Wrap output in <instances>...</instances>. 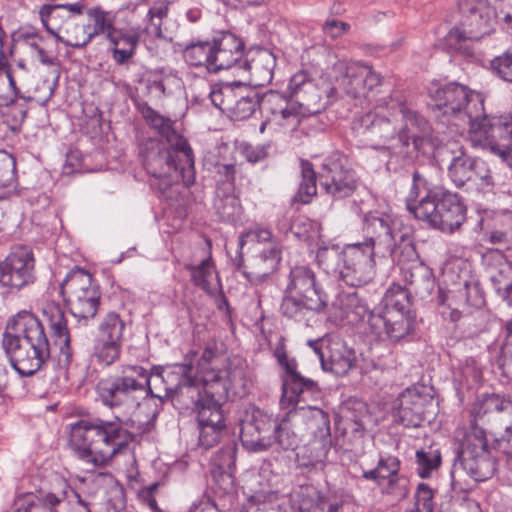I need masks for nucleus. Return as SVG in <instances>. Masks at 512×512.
Instances as JSON below:
<instances>
[{
	"label": "nucleus",
	"mask_w": 512,
	"mask_h": 512,
	"mask_svg": "<svg viewBox=\"0 0 512 512\" xmlns=\"http://www.w3.org/2000/svg\"><path fill=\"white\" fill-rule=\"evenodd\" d=\"M327 303V295L317 283L314 271L307 265L293 266L281 302V314L301 322L310 311L322 312Z\"/></svg>",
	"instance_id": "0eeeda50"
},
{
	"label": "nucleus",
	"mask_w": 512,
	"mask_h": 512,
	"mask_svg": "<svg viewBox=\"0 0 512 512\" xmlns=\"http://www.w3.org/2000/svg\"><path fill=\"white\" fill-rule=\"evenodd\" d=\"M37 507V497L33 493H22L15 497L7 512H31Z\"/></svg>",
	"instance_id": "774afa93"
},
{
	"label": "nucleus",
	"mask_w": 512,
	"mask_h": 512,
	"mask_svg": "<svg viewBox=\"0 0 512 512\" xmlns=\"http://www.w3.org/2000/svg\"><path fill=\"white\" fill-rule=\"evenodd\" d=\"M258 254L248 266L242 267V273L252 283L258 284L277 270L281 259V245L272 243L270 248H256ZM241 269V265L237 264Z\"/></svg>",
	"instance_id": "473e14b6"
},
{
	"label": "nucleus",
	"mask_w": 512,
	"mask_h": 512,
	"mask_svg": "<svg viewBox=\"0 0 512 512\" xmlns=\"http://www.w3.org/2000/svg\"><path fill=\"white\" fill-rule=\"evenodd\" d=\"M400 470V461L398 458L388 456L380 458L377 466L363 473V478L373 480L377 485L394 476Z\"/></svg>",
	"instance_id": "3c124183"
},
{
	"label": "nucleus",
	"mask_w": 512,
	"mask_h": 512,
	"mask_svg": "<svg viewBox=\"0 0 512 512\" xmlns=\"http://www.w3.org/2000/svg\"><path fill=\"white\" fill-rule=\"evenodd\" d=\"M71 314L80 322L93 319L99 309L101 293L92 275L82 269L73 270L61 286Z\"/></svg>",
	"instance_id": "ddd939ff"
},
{
	"label": "nucleus",
	"mask_w": 512,
	"mask_h": 512,
	"mask_svg": "<svg viewBox=\"0 0 512 512\" xmlns=\"http://www.w3.org/2000/svg\"><path fill=\"white\" fill-rule=\"evenodd\" d=\"M247 242H255L258 248H270L272 243L280 244L272 235L271 231L263 228H256L241 234L240 246L242 247Z\"/></svg>",
	"instance_id": "680f3d73"
},
{
	"label": "nucleus",
	"mask_w": 512,
	"mask_h": 512,
	"mask_svg": "<svg viewBox=\"0 0 512 512\" xmlns=\"http://www.w3.org/2000/svg\"><path fill=\"white\" fill-rule=\"evenodd\" d=\"M290 417L298 429L300 437L313 438L312 444L320 447V455L318 460L325 458L328 452L327 444L330 442V421L328 415L321 409L316 407H301L295 411L288 412Z\"/></svg>",
	"instance_id": "4be33fe9"
},
{
	"label": "nucleus",
	"mask_w": 512,
	"mask_h": 512,
	"mask_svg": "<svg viewBox=\"0 0 512 512\" xmlns=\"http://www.w3.org/2000/svg\"><path fill=\"white\" fill-rule=\"evenodd\" d=\"M275 67V55L267 49H261L251 60L245 59L242 68L250 72L257 85H264L272 80Z\"/></svg>",
	"instance_id": "ea45409f"
},
{
	"label": "nucleus",
	"mask_w": 512,
	"mask_h": 512,
	"mask_svg": "<svg viewBox=\"0 0 512 512\" xmlns=\"http://www.w3.org/2000/svg\"><path fill=\"white\" fill-rule=\"evenodd\" d=\"M383 494L402 500L409 494V479L399 472L378 485Z\"/></svg>",
	"instance_id": "4d7b16f0"
},
{
	"label": "nucleus",
	"mask_w": 512,
	"mask_h": 512,
	"mask_svg": "<svg viewBox=\"0 0 512 512\" xmlns=\"http://www.w3.org/2000/svg\"><path fill=\"white\" fill-rule=\"evenodd\" d=\"M84 5L80 2L67 5H44L40 18L47 31L66 46L82 48L88 44L85 23L79 25L77 17L82 14Z\"/></svg>",
	"instance_id": "f8f14e48"
},
{
	"label": "nucleus",
	"mask_w": 512,
	"mask_h": 512,
	"mask_svg": "<svg viewBox=\"0 0 512 512\" xmlns=\"http://www.w3.org/2000/svg\"><path fill=\"white\" fill-rule=\"evenodd\" d=\"M291 103L277 92H269L262 98L260 106L272 115V121L276 122L278 118L285 112Z\"/></svg>",
	"instance_id": "13d9d810"
},
{
	"label": "nucleus",
	"mask_w": 512,
	"mask_h": 512,
	"mask_svg": "<svg viewBox=\"0 0 512 512\" xmlns=\"http://www.w3.org/2000/svg\"><path fill=\"white\" fill-rule=\"evenodd\" d=\"M459 9V25L448 32L445 40L451 49L471 55L467 43L478 41L494 31L496 8L493 9L487 0H462Z\"/></svg>",
	"instance_id": "1a4fd4ad"
},
{
	"label": "nucleus",
	"mask_w": 512,
	"mask_h": 512,
	"mask_svg": "<svg viewBox=\"0 0 512 512\" xmlns=\"http://www.w3.org/2000/svg\"><path fill=\"white\" fill-rule=\"evenodd\" d=\"M121 421L80 420L70 431V444L78 456L93 466H104L131 440Z\"/></svg>",
	"instance_id": "f03ea898"
},
{
	"label": "nucleus",
	"mask_w": 512,
	"mask_h": 512,
	"mask_svg": "<svg viewBox=\"0 0 512 512\" xmlns=\"http://www.w3.org/2000/svg\"><path fill=\"white\" fill-rule=\"evenodd\" d=\"M247 366L238 357L226 358L215 345L208 344L198 360V374L205 383L211 385L209 395L223 404L229 393L244 396L247 392Z\"/></svg>",
	"instance_id": "423d86ee"
},
{
	"label": "nucleus",
	"mask_w": 512,
	"mask_h": 512,
	"mask_svg": "<svg viewBox=\"0 0 512 512\" xmlns=\"http://www.w3.org/2000/svg\"><path fill=\"white\" fill-rule=\"evenodd\" d=\"M275 421L258 408L245 412L241 420L240 440L249 452H264L271 449L272 431Z\"/></svg>",
	"instance_id": "a878e982"
},
{
	"label": "nucleus",
	"mask_w": 512,
	"mask_h": 512,
	"mask_svg": "<svg viewBox=\"0 0 512 512\" xmlns=\"http://www.w3.org/2000/svg\"><path fill=\"white\" fill-rule=\"evenodd\" d=\"M143 118L147 123L165 139V141L175 150L180 151L189 167L194 164L193 152L185 138L179 135L172 127V121L148 105H143L140 109Z\"/></svg>",
	"instance_id": "7c9ffc66"
},
{
	"label": "nucleus",
	"mask_w": 512,
	"mask_h": 512,
	"mask_svg": "<svg viewBox=\"0 0 512 512\" xmlns=\"http://www.w3.org/2000/svg\"><path fill=\"white\" fill-rule=\"evenodd\" d=\"M385 250L397 261L400 268L420 261L412 239L407 234H400L398 240L395 238L394 245Z\"/></svg>",
	"instance_id": "de8ad7c7"
},
{
	"label": "nucleus",
	"mask_w": 512,
	"mask_h": 512,
	"mask_svg": "<svg viewBox=\"0 0 512 512\" xmlns=\"http://www.w3.org/2000/svg\"><path fill=\"white\" fill-rule=\"evenodd\" d=\"M34 266V256L29 247H13L0 263V285L10 290H20L33 282Z\"/></svg>",
	"instance_id": "5701e85b"
},
{
	"label": "nucleus",
	"mask_w": 512,
	"mask_h": 512,
	"mask_svg": "<svg viewBox=\"0 0 512 512\" xmlns=\"http://www.w3.org/2000/svg\"><path fill=\"white\" fill-rule=\"evenodd\" d=\"M319 183L325 192L336 199L353 194L357 188L355 173L344 156H333L325 160L319 171Z\"/></svg>",
	"instance_id": "b1692460"
},
{
	"label": "nucleus",
	"mask_w": 512,
	"mask_h": 512,
	"mask_svg": "<svg viewBox=\"0 0 512 512\" xmlns=\"http://www.w3.org/2000/svg\"><path fill=\"white\" fill-rule=\"evenodd\" d=\"M125 323L115 312L107 313L97 328L92 354L105 366L116 362L121 354Z\"/></svg>",
	"instance_id": "6ab92c4d"
},
{
	"label": "nucleus",
	"mask_w": 512,
	"mask_h": 512,
	"mask_svg": "<svg viewBox=\"0 0 512 512\" xmlns=\"http://www.w3.org/2000/svg\"><path fill=\"white\" fill-rule=\"evenodd\" d=\"M236 454L237 447L235 444L227 445L223 447L219 452L218 465L221 469L228 471L221 474L220 479L218 480L219 482H221V485L223 486V490L225 492H231L234 489V481L231 472L235 467Z\"/></svg>",
	"instance_id": "8fccbe9b"
},
{
	"label": "nucleus",
	"mask_w": 512,
	"mask_h": 512,
	"mask_svg": "<svg viewBox=\"0 0 512 512\" xmlns=\"http://www.w3.org/2000/svg\"><path fill=\"white\" fill-rule=\"evenodd\" d=\"M309 347L318 356L325 371L336 375H345L353 366L355 354L341 341L330 338H320L308 341Z\"/></svg>",
	"instance_id": "cd10ccee"
},
{
	"label": "nucleus",
	"mask_w": 512,
	"mask_h": 512,
	"mask_svg": "<svg viewBox=\"0 0 512 512\" xmlns=\"http://www.w3.org/2000/svg\"><path fill=\"white\" fill-rule=\"evenodd\" d=\"M435 106L443 115L454 117L457 126L469 127L474 145L483 146L489 139V120L484 110L481 93L459 83H449L438 88L432 95Z\"/></svg>",
	"instance_id": "20e7f679"
},
{
	"label": "nucleus",
	"mask_w": 512,
	"mask_h": 512,
	"mask_svg": "<svg viewBox=\"0 0 512 512\" xmlns=\"http://www.w3.org/2000/svg\"><path fill=\"white\" fill-rule=\"evenodd\" d=\"M140 34L134 29L116 28L108 35L112 45V58L118 65H125L133 58L139 44Z\"/></svg>",
	"instance_id": "c9c22d12"
},
{
	"label": "nucleus",
	"mask_w": 512,
	"mask_h": 512,
	"mask_svg": "<svg viewBox=\"0 0 512 512\" xmlns=\"http://www.w3.org/2000/svg\"><path fill=\"white\" fill-rule=\"evenodd\" d=\"M488 240L492 244L512 246V213L503 215L494 229L488 233Z\"/></svg>",
	"instance_id": "6e6d98bb"
},
{
	"label": "nucleus",
	"mask_w": 512,
	"mask_h": 512,
	"mask_svg": "<svg viewBox=\"0 0 512 512\" xmlns=\"http://www.w3.org/2000/svg\"><path fill=\"white\" fill-rule=\"evenodd\" d=\"M152 397L161 401L170 400L181 409L192 408L198 413L200 407L217 402L210 396L211 385L205 383L191 364L181 363L168 367L152 368Z\"/></svg>",
	"instance_id": "7ed1b4c3"
},
{
	"label": "nucleus",
	"mask_w": 512,
	"mask_h": 512,
	"mask_svg": "<svg viewBox=\"0 0 512 512\" xmlns=\"http://www.w3.org/2000/svg\"><path fill=\"white\" fill-rule=\"evenodd\" d=\"M197 414L199 427V445L209 449L217 445L226 431L225 417L222 405L210 402L200 407Z\"/></svg>",
	"instance_id": "c85d7f7f"
},
{
	"label": "nucleus",
	"mask_w": 512,
	"mask_h": 512,
	"mask_svg": "<svg viewBox=\"0 0 512 512\" xmlns=\"http://www.w3.org/2000/svg\"><path fill=\"white\" fill-rule=\"evenodd\" d=\"M212 49V42L191 43L184 49L183 56L191 66H205L211 72Z\"/></svg>",
	"instance_id": "09e8293b"
},
{
	"label": "nucleus",
	"mask_w": 512,
	"mask_h": 512,
	"mask_svg": "<svg viewBox=\"0 0 512 512\" xmlns=\"http://www.w3.org/2000/svg\"><path fill=\"white\" fill-rule=\"evenodd\" d=\"M209 97L215 107L237 121L248 119L260 106L258 93L240 83L215 84Z\"/></svg>",
	"instance_id": "dca6fc26"
},
{
	"label": "nucleus",
	"mask_w": 512,
	"mask_h": 512,
	"mask_svg": "<svg viewBox=\"0 0 512 512\" xmlns=\"http://www.w3.org/2000/svg\"><path fill=\"white\" fill-rule=\"evenodd\" d=\"M187 269L190 270L192 281L196 286L208 293H214L217 290L219 281L214 271L211 256L202 260L197 266L188 265Z\"/></svg>",
	"instance_id": "a18cd8bd"
},
{
	"label": "nucleus",
	"mask_w": 512,
	"mask_h": 512,
	"mask_svg": "<svg viewBox=\"0 0 512 512\" xmlns=\"http://www.w3.org/2000/svg\"><path fill=\"white\" fill-rule=\"evenodd\" d=\"M167 13L168 5L164 2L154 5L148 11L149 24L146 29L158 38H162L164 36L162 31V21L166 18Z\"/></svg>",
	"instance_id": "bf43d9fd"
},
{
	"label": "nucleus",
	"mask_w": 512,
	"mask_h": 512,
	"mask_svg": "<svg viewBox=\"0 0 512 512\" xmlns=\"http://www.w3.org/2000/svg\"><path fill=\"white\" fill-rule=\"evenodd\" d=\"M417 472L421 478L430 477L431 473L438 469L441 464V453L439 449L428 447L416 452Z\"/></svg>",
	"instance_id": "864d4df0"
},
{
	"label": "nucleus",
	"mask_w": 512,
	"mask_h": 512,
	"mask_svg": "<svg viewBox=\"0 0 512 512\" xmlns=\"http://www.w3.org/2000/svg\"><path fill=\"white\" fill-rule=\"evenodd\" d=\"M388 100L381 101L380 106H386L392 109L391 116L400 114L403 125L399 130V140L403 145L408 146L410 141L413 143L414 150L421 151L430 136V126L428 121L416 111L407 107L404 96L400 91H394Z\"/></svg>",
	"instance_id": "a211bd4d"
},
{
	"label": "nucleus",
	"mask_w": 512,
	"mask_h": 512,
	"mask_svg": "<svg viewBox=\"0 0 512 512\" xmlns=\"http://www.w3.org/2000/svg\"><path fill=\"white\" fill-rule=\"evenodd\" d=\"M318 264L328 274H339L344 264V250L339 251L338 247H321L317 251Z\"/></svg>",
	"instance_id": "603ef678"
},
{
	"label": "nucleus",
	"mask_w": 512,
	"mask_h": 512,
	"mask_svg": "<svg viewBox=\"0 0 512 512\" xmlns=\"http://www.w3.org/2000/svg\"><path fill=\"white\" fill-rule=\"evenodd\" d=\"M306 114L299 105L296 107L295 104H290L276 123L289 129H296L301 122V116Z\"/></svg>",
	"instance_id": "69168bd1"
},
{
	"label": "nucleus",
	"mask_w": 512,
	"mask_h": 512,
	"mask_svg": "<svg viewBox=\"0 0 512 512\" xmlns=\"http://www.w3.org/2000/svg\"><path fill=\"white\" fill-rule=\"evenodd\" d=\"M439 191L440 188L430 189L424 177L420 173L414 172L413 183L406 199L408 211L417 219L418 214L415 209L424 201H433Z\"/></svg>",
	"instance_id": "c03bdc74"
},
{
	"label": "nucleus",
	"mask_w": 512,
	"mask_h": 512,
	"mask_svg": "<svg viewBox=\"0 0 512 512\" xmlns=\"http://www.w3.org/2000/svg\"><path fill=\"white\" fill-rule=\"evenodd\" d=\"M456 459L451 473L452 486L455 490L467 491L472 488L463 484L466 474L474 482L485 481L496 471V461L490 456L485 431L473 423L469 429L458 428L454 433Z\"/></svg>",
	"instance_id": "39448f33"
},
{
	"label": "nucleus",
	"mask_w": 512,
	"mask_h": 512,
	"mask_svg": "<svg viewBox=\"0 0 512 512\" xmlns=\"http://www.w3.org/2000/svg\"><path fill=\"white\" fill-rule=\"evenodd\" d=\"M290 417L288 419H283L280 423L274 424V428L272 431V443L271 449H275L276 451H287L294 450L298 444V438L300 434L291 429Z\"/></svg>",
	"instance_id": "49530a36"
},
{
	"label": "nucleus",
	"mask_w": 512,
	"mask_h": 512,
	"mask_svg": "<svg viewBox=\"0 0 512 512\" xmlns=\"http://www.w3.org/2000/svg\"><path fill=\"white\" fill-rule=\"evenodd\" d=\"M375 251L372 244H349L344 249V264L340 271L343 281L353 287L369 283L375 275Z\"/></svg>",
	"instance_id": "aec40b11"
},
{
	"label": "nucleus",
	"mask_w": 512,
	"mask_h": 512,
	"mask_svg": "<svg viewBox=\"0 0 512 512\" xmlns=\"http://www.w3.org/2000/svg\"><path fill=\"white\" fill-rule=\"evenodd\" d=\"M143 165L146 171L159 180L161 191L171 186L173 182L182 177L187 184L193 182V168L189 167L180 151H175L167 142L161 140H148L141 149Z\"/></svg>",
	"instance_id": "9d476101"
},
{
	"label": "nucleus",
	"mask_w": 512,
	"mask_h": 512,
	"mask_svg": "<svg viewBox=\"0 0 512 512\" xmlns=\"http://www.w3.org/2000/svg\"><path fill=\"white\" fill-rule=\"evenodd\" d=\"M400 271L404 281L415 294L424 296L432 292L434 287L432 271L421 261L403 265Z\"/></svg>",
	"instance_id": "4c0bfd02"
},
{
	"label": "nucleus",
	"mask_w": 512,
	"mask_h": 512,
	"mask_svg": "<svg viewBox=\"0 0 512 512\" xmlns=\"http://www.w3.org/2000/svg\"><path fill=\"white\" fill-rule=\"evenodd\" d=\"M425 401L415 389H406L396 400L394 416L405 427H418L424 420Z\"/></svg>",
	"instance_id": "72a5a7b5"
},
{
	"label": "nucleus",
	"mask_w": 512,
	"mask_h": 512,
	"mask_svg": "<svg viewBox=\"0 0 512 512\" xmlns=\"http://www.w3.org/2000/svg\"><path fill=\"white\" fill-rule=\"evenodd\" d=\"M152 371L141 366H124L120 374L101 380L97 391L102 402L109 407H124L127 413L134 412L141 400L152 396Z\"/></svg>",
	"instance_id": "6e6552de"
},
{
	"label": "nucleus",
	"mask_w": 512,
	"mask_h": 512,
	"mask_svg": "<svg viewBox=\"0 0 512 512\" xmlns=\"http://www.w3.org/2000/svg\"><path fill=\"white\" fill-rule=\"evenodd\" d=\"M211 72L230 69L235 65L243 67L244 43L230 32H224L212 40Z\"/></svg>",
	"instance_id": "c756f323"
},
{
	"label": "nucleus",
	"mask_w": 512,
	"mask_h": 512,
	"mask_svg": "<svg viewBox=\"0 0 512 512\" xmlns=\"http://www.w3.org/2000/svg\"><path fill=\"white\" fill-rule=\"evenodd\" d=\"M383 100L389 101V96L379 99L373 111L355 118L351 127L356 137L366 142H371L375 146H381L393 139L396 134V127L393 121L384 113V110L392 111V109L380 106Z\"/></svg>",
	"instance_id": "412c9836"
},
{
	"label": "nucleus",
	"mask_w": 512,
	"mask_h": 512,
	"mask_svg": "<svg viewBox=\"0 0 512 512\" xmlns=\"http://www.w3.org/2000/svg\"><path fill=\"white\" fill-rule=\"evenodd\" d=\"M334 69L341 74L337 79L339 87L353 97H364L381 82V77L373 69L362 63L338 62Z\"/></svg>",
	"instance_id": "bb28decb"
},
{
	"label": "nucleus",
	"mask_w": 512,
	"mask_h": 512,
	"mask_svg": "<svg viewBox=\"0 0 512 512\" xmlns=\"http://www.w3.org/2000/svg\"><path fill=\"white\" fill-rule=\"evenodd\" d=\"M289 89L296 103L307 114H316L325 109L338 90L328 79L321 78L315 82L303 71L291 77Z\"/></svg>",
	"instance_id": "f3484780"
},
{
	"label": "nucleus",
	"mask_w": 512,
	"mask_h": 512,
	"mask_svg": "<svg viewBox=\"0 0 512 512\" xmlns=\"http://www.w3.org/2000/svg\"><path fill=\"white\" fill-rule=\"evenodd\" d=\"M279 364L285 370L282 386V405H285L286 402L290 405L297 404L304 394H314L318 391L317 384L313 380L304 378L297 372L295 359L287 358Z\"/></svg>",
	"instance_id": "2f4dec72"
},
{
	"label": "nucleus",
	"mask_w": 512,
	"mask_h": 512,
	"mask_svg": "<svg viewBox=\"0 0 512 512\" xmlns=\"http://www.w3.org/2000/svg\"><path fill=\"white\" fill-rule=\"evenodd\" d=\"M43 316L54 335L62 340L61 353L65 355L66 361L69 362L72 353L69 347L70 336L64 310L60 304L48 302L43 307Z\"/></svg>",
	"instance_id": "e433bc0d"
},
{
	"label": "nucleus",
	"mask_w": 512,
	"mask_h": 512,
	"mask_svg": "<svg viewBox=\"0 0 512 512\" xmlns=\"http://www.w3.org/2000/svg\"><path fill=\"white\" fill-rule=\"evenodd\" d=\"M363 230L367 235V240L363 244H372L375 247H383L384 249L394 245L396 235L391 228V220L388 215L369 212L364 217Z\"/></svg>",
	"instance_id": "f704fd0d"
},
{
	"label": "nucleus",
	"mask_w": 512,
	"mask_h": 512,
	"mask_svg": "<svg viewBox=\"0 0 512 512\" xmlns=\"http://www.w3.org/2000/svg\"><path fill=\"white\" fill-rule=\"evenodd\" d=\"M16 182V161L14 157L0 151V188L10 187Z\"/></svg>",
	"instance_id": "052dcab7"
},
{
	"label": "nucleus",
	"mask_w": 512,
	"mask_h": 512,
	"mask_svg": "<svg viewBox=\"0 0 512 512\" xmlns=\"http://www.w3.org/2000/svg\"><path fill=\"white\" fill-rule=\"evenodd\" d=\"M115 16L104 11L99 7H93L87 10V23H85V33L88 36V43L96 36L101 34L108 35L116 30L114 26Z\"/></svg>",
	"instance_id": "79ce46f5"
},
{
	"label": "nucleus",
	"mask_w": 512,
	"mask_h": 512,
	"mask_svg": "<svg viewBox=\"0 0 512 512\" xmlns=\"http://www.w3.org/2000/svg\"><path fill=\"white\" fill-rule=\"evenodd\" d=\"M343 501L337 497L322 494L313 487L302 490L299 499V512H338Z\"/></svg>",
	"instance_id": "58836bf2"
},
{
	"label": "nucleus",
	"mask_w": 512,
	"mask_h": 512,
	"mask_svg": "<svg viewBox=\"0 0 512 512\" xmlns=\"http://www.w3.org/2000/svg\"><path fill=\"white\" fill-rule=\"evenodd\" d=\"M349 30L350 24L335 18L327 19L322 25L323 33L331 39H338Z\"/></svg>",
	"instance_id": "338daca9"
},
{
	"label": "nucleus",
	"mask_w": 512,
	"mask_h": 512,
	"mask_svg": "<svg viewBox=\"0 0 512 512\" xmlns=\"http://www.w3.org/2000/svg\"><path fill=\"white\" fill-rule=\"evenodd\" d=\"M438 153L450 160L449 176L457 186L474 182L484 191H489L494 186L491 171L486 163L470 157L457 141H448L439 148Z\"/></svg>",
	"instance_id": "4468645a"
},
{
	"label": "nucleus",
	"mask_w": 512,
	"mask_h": 512,
	"mask_svg": "<svg viewBox=\"0 0 512 512\" xmlns=\"http://www.w3.org/2000/svg\"><path fill=\"white\" fill-rule=\"evenodd\" d=\"M339 307L347 320L352 324L366 323V333L369 332V316L377 314V311L370 310L367 304L356 292L343 293L339 296Z\"/></svg>",
	"instance_id": "a19ab883"
},
{
	"label": "nucleus",
	"mask_w": 512,
	"mask_h": 512,
	"mask_svg": "<svg viewBox=\"0 0 512 512\" xmlns=\"http://www.w3.org/2000/svg\"><path fill=\"white\" fill-rule=\"evenodd\" d=\"M512 408V402L506 401L500 395L491 394L478 399L472 408L474 421H490L496 414Z\"/></svg>",
	"instance_id": "37998d69"
},
{
	"label": "nucleus",
	"mask_w": 512,
	"mask_h": 512,
	"mask_svg": "<svg viewBox=\"0 0 512 512\" xmlns=\"http://www.w3.org/2000/svg\"><path fill=\"white\" fill-rule=\"evenodd\" d=\"M301 178L297 196L302 203H309L317 192L316 173L312 164L305 160L301 161Z\"/></svg>",
	"instance_id": "5fc2aeb1"
},
{
	"label": "nucleus",
	"mask_w": 512,
	"mask_h": 512,
	"mask_svg": "<svg viewBox=\"0 0 512 512\" xmlns=\"http://www.w3.org/2000/svg\"><path fill=\"white\" fill-rule=\"evenodd\" d=\"M417 219L444 233H453L466 219V208L457 194L440 189L433 201L415 209Z\"/></svg>",
	"instance_id": "2eb2a0df"
},
{
	"label": "nucleus",
	"mask_w": 512,
	"mask_h": 512,
	"mask_svg": "<svg viewBox=\"0 0 512 512\" xmlns=\"http://www.w3.org/2000/svg\"><path fill=\"white\" fill-rule=\"evenodd\" d=\"M6 78L14 92V97L10 98L6 104L14 103L16 97L45 104L53 95L55 83L36 78L22 63L12 71L6 72Z\"/></svg>",
	"instance_id": "393cba45"
},
{
	"label": "nucleus",
	"mask_w": 512,
	"mask_h": 512,
	"mask_svg": "<svg viewBox=\"0 0 512 512\" xmlns=\"http://www.w3.org/2000/svg\"><path fill=\"white\" fill-rule=\"evenodd\" d=\"M491 68L500 78L512 83V52L504 53L493 59Z\"/></svg>",
	"instance_id": "0e129e2a"
},
{
	"label": "nucleus",
	"mask_w": 512,
	"mask_h": 512,
	"mask_svg": "<svg viewBox=\"0 0 512 512\" xmlns=\"http://www.w3.org/2000/svg\"><path fill=\"white\" fill-rule=\"evenodd\" d=\"M408 295L402 288L389 289L384 297V307L369 316V332L376 340L399 341L412 329V319L406 313Z\"/></svg>",
	"instance_id": "9b49d317"
},
{
	"label": "nucleus",
	"mask_w": 512,
	"mask_h": 512,
	"mask_svg": "<svg viewBox=\"0 0 512 512\" xmlns=\"http://www.w3.org/2000/svg\"><path fill=\"white\" fill-rule=\"evenodd\" d=\"M433 491L426 483H420L415 494V504L411 512H434Z\"/></svg>",
	"instance_id": "e2e57ef3"
},
{
	"label": "nucleus",
	"mask_w": 512,
	"mask_h": 512,
	"mask_svg": "<svg viewBox=\"0 0 512 512\" xmlns=\"http://www.w3.org/2000/svg\"><path fill=\"white\" fill-rule=\"evenodd\" d=\"M2 348L12 367L23 377L34 375L50 358V342L44 326L27 310L18 312L7 323Z\"/></svg>",
	"instance_id": "f257e3e1"
}]
</instances>
